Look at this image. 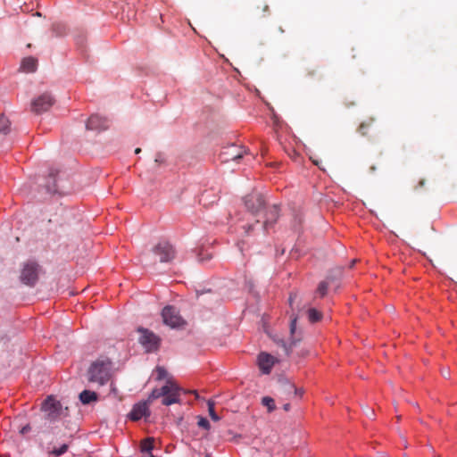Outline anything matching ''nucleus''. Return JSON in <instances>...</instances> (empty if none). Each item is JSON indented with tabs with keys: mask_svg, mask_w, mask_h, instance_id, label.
<instances>
[{
	"mask_svg": "<svg viewBox=\"0 0 457 457\" xmlns=\"http://www.w3.org/2000/svg\"><path fill=\"white\" fill-rule=\"evenodd\" d=\"M112 375V363L107 357H100L93 361L88 367L87 377L89 383L96 384L98 386H104L109 382Z\"/></svg>",
	"mask_w": 457,
	"mask_h": 457,
	"instance_id": "1",
	"label": "nucleus"
},
{
	"mask_svg": "<svg viewBox=\"0 0 457 457\" xmlns=\"http://www.w3.org/2000/svg\"><path fill=\"white\" fill-rule=\"evenodd\" d=\"M262 403L267 407L269 412L273 411L276 409L275 401L270 396H265L262 399Z\"/></svg>",
	"mask_w": 457,
	"mask_h": 457,
	"instance_id": "20",
	"label": "nucleus"
},
{
	"mask_svg": "<svg viewBox=\"0 0 457 457\" xmlns=\"http://www.w3.org/2000/svg\"><path fill=\"white\" fill-rule=\"evenodd\" d=\"M253 228V225H248L245 228V233L248 235L250 233V230Z\"/></svg>",
	"mask_w": 457,
	"mask_h": 457,
	"instance_id": "37",
	"label": "nucleus"
},
{
	"mask_svg": "<svg viewBox=\"0 0 457 457\" xmlns=\"http://www.w3.org/2000/svg\"><path fill=\"white\" fill-rule=\"evenodd\" d=\"M30 430V426L29 425H26L24 427H22L20 430V433L21 435H25L26 433H28L29 431Z\"/></svg>",
	"mask_w": 457,
	"mask_h": 457,
	"instance_id": "33",
	"label": "nucleus"
},
{
	"mask_svg": "<svg viewBox=\"0 0 457 457\" xmlns=\"http://www.w3.org/2000/svg\"><path fill=\"white\" fill-rule=\"evenodd\" d=\"M153 252L155 255L160 257L161 262H170L175 257V250L168 242H161L157 244L154 247Z\"/></svg>",
	"mask_w": 457,
	"mask_h": 457,
	"instance_id": "7",
	"label": "nucleus"
},
{
	"mask_svg": "<svg viewBox=\"0 0 457 457\" xmlns=\"http://www.w3.org/2000/svg\"><path fill=\"white\" fill-rule=\"evenodd\" d=\"M79 400L83 404H88L97 400V395L93 391L84 390L79 394Z\"/></svg>",
	"mask_w": 457,
	"mask_h": 457,
	"instance_id": "16",
	"label": "nucleus"
},
{
	"mask_svg": "<svg viewBox=\"0 0 457 457\" xmlns=\"http://www.w3.org/2000/svg\"><path fill=\"white\" fill-rule=\"evenodd\" d=\"M179 402V387L172 381L169 380V393L164 395L162 404L169 406Z\"/></svg>",
	"mask_w": 457,
	"mask_h": 457,
	"instance_id": "11",
	"label": "nucleus"
},
{
	"mask_svg": "<svg viewBox=\"0 0 457 457\" xmlns=\"http://www.w3.org/2000/svg\"><path fill=\"white\" fill-rule=\"evenodd\" d=\"M288 391H293L295 395L302 396L303 390L302 388H296L294 385H288Z\"/></svg>",
	"mask_w": 457,
	"mask_h": 457,
	"instance_id": "31",
	"label": "nucleus"
},
{
	"mask_svg": "<svg viewBox=\"0 0 457 457\" xmlns=\"http://www.w3.org/2000/svg\"><path fill=\"white\" fill-rule=\"evenodd\" d=\"M355 260H353L352 262H351V266H353L354 263H355Z\"/></svg>",
	"mask_w": 457,
	"mask_h": 457,
	"instance_id": "42",
	"label": "nucleus"
},
{
	"mask_svg": "<svg viewBox=\"0 0 457 457\" xmlns=\"http://www.w3.org/2000/svg\"><path fill=\"white\" fill-rule=\"evenodd\" d=\"M283 409L286 411H288L290 410V404L289 403H285L283 405Z\"/></svg>",
	"mask_w": 457,
	"mask_h": 457,
	"instance_id": "36",
	"label": "nucleus"
},
{
	"mask_svg": "<svg viewBox=\"0 0 457 457\" xmlns=\"http://www.w3.org/2000/svg\"><path fill=\"white\" fill-rule=\"evenodd\" d=\"M278 218V208L277 205H273L270 207L266 211L265 220H263V228L268 230L270 227H271Z\"/></svg>",
	"mask_w": 457,
	"mask_h": 457,
	"instance_id": "13",
	"label": "nucleus"
},
{
	"mask_svg": "<svg viewBox=\"0 0 457 457\" xmlns=\"http://www.w3.org/2000/svg\"><path fill=\"white\" fill-rule=\"evenodd\" d=\"M426 180L424 179H420L418 183V186L415 187V189L423 187L425 186Z\"/></svg>",
	"mask_w": 457,
	"mask_h": 457,
	"instance_id": "35",
	"label": "nucleus"
},
{
	"mask_svg": "<svg viewBox=\"0 0 457 457\" xmlns=\"http://www.w3.org/2000/svg\"><path fill=\"white\" fill-rule=\"evenodd\" d=\"M214 402L212 400H209L207 402L209 415L213 421H219L220 418L217 415V413L214 411Z\"/></svg>",
	"mask_w": 457,
	"mask_h": 457,
	"instance_id": "23",
	"label": "nucleus"
},
{
	"mask_svg": "<svg viewBox=\"0 0 457 457\" xmlns=\"http://www.w3.org/2000/svg\"><path fill=\"white\" fill-rule=\"evenodd\" d=\"M10 129V121L9 120L4 117H0V133L6 134L9 131Z\"/></svg>",
	"mask_w": 457,
	"mask_h": 457,
	"instance_id": "24",
	"label": "nucleus"
},
{
	"mask_svg": "<svg viewBox=\"0 0 457 457\" xmlns=\"http://www.w3.org/2000/svg\"><path fill=\"white\" fill-rule=\"evenodd\" d=\"M296 297H297L296 294L290 295L289 299H288L290 306L293 305V302L296 299Z\"/></svg>",
	"mask_w": 457,
	"mask_h": 457,
	"instance_id": "34",
	"label": "nucleus"
},
{
	"mask_svg": "<svg viewBox=\"0 0 457 457\" xmlns=\"http://www.w3.org/2000/svg\"><path fill=\"white\" fill-rule=\"evenodd\" d=\"M137 331L140 334L138 341L146 352L150 353L158 350L161 342V339L158 336H156L154 332L143 328H139Z\"/></svg>",
	"mask_w": 457,
	"mask_h": 457,
	"instance_id": "4",
	"label": "nucleus"
},
{
	"mask_svg": "<svg viewBox=\"0 0 457 457\" xmlns=\"http://www.w3.org/2000/svg\"><path fill=\"white\" fill-rule=\"evenodd\" d=\"M205 457H211V455H209V454H206V456H205Z\"/></svg>",
	"mask_w": 457,
	"mask_h": 457,
	"instance_id": "44",
	"label": "nucleus"
},
{
	"mask_svg": "<svg viewBox=\"0 0 457 457\" xmlns=\"http://www.w3.org/2000/svg\"><path fill=\"white\" fill-rule=\"evenodd\" d=\"M40 266L34 261H27L21 264L20 281L28 287H34L39 278Z\"/></svg>",
	"mask_w": 457,
	"mask_h": 457,
	"instance_id": "3",
	"label": "nucleus"
},
{
	"mask_svg": "<svg viewBox=\"0 0 457 457\" xmlns=\"http://www.w3.org/2000/svg\"><path fill=\"white\" fill-rule=\"evenodd\" d=\"M255 9L257 15L260 17H264L269 12V5L265 3L257 5Z\"/></svg>",
	"mask_w": 457,
	"mask_h": 457,
	"instance_id": "26",
	"label": "nucleus"
},
{
	"mask_svg": "<svg viewBox=\"0 0 457 457\" xmlns=\"http://www.w3.org/2000/svg\"><path fill=\"white\" fill-rule=\"evenodd\" d=\"M141 152V148H136L135 154H139Z\"/></svg>",
	"mask_w": 457,
	"mask_h": 457,
	"instance_id": "40",
	"label": "nucleus"
},
{
	"mask_svg": "<svg viewBox=\"0 0 457 457\" xmlns=\"http://www.w3.org/2000/svg\"><path fill=\"white\" fill-rule=\"evenodd\" d=\"M373 122H374L373 118H370L369 120L362 121L358 128V132L361 136H364V137L368 136L370 133V130L373 125Z\"/></svg>",
	"mask_w": 457,
	"mask_h": 457,
	"instance_id": "17",
	"label": "nucleus"
},
{
	"mask_svg": "<svg viewBox=\"0 0 457 457\" xmlns=\"http://www.w3.org/2000/svg\"><path fill=\"white\" fill-rule=\"evenodd\" d=\"M68 449H69V445L62 444L60 447L54 448L52 451H50L49 454H53L55 457H59V456H62V454H64L68 451Z\"/></svg>",
	"mask_w": 457,
	"mask_h": 457,
	"instance_id": "22",
	"label": "nucleus"
},
{
	"mask_svg": "<svg viewBox=\"0 0 457 457\" xmlns=\"http://www.w3.org/2000/svg\"><path fill=\"white\" fill-rule=\"evenodd\" d=\"M321 316V312L314 308H312L308 311V319L311 322H317L320 320Z\"/></svg>",
	"mask_w": 457,
	"mask_h": 457,
	"instance_id": "21",
	"label": "nucleus"
},
{
	"mask_svg": "<svg viewBox=\"0 0 457 457\" xmlns=\"http://www.w3.org/2000/svg\"><path fill=\"white\" fill-rule=\"evenodd\" d=\"M37 67V60L32 56H29L24 58L21 61L20 70L23 72H34L36 71Z\"/></svg>",
	"mask_w": 457,
	"mask_h": 457,
	"instance_id": "14",
	"label": "nucleus"
},
{
	"mask_svg": "<svg viewBox=\"0 0 457 457\" xmlns=\"http://www.w3.org/2000/svg\"><path fill=\"white\" fill-rule=\"evenodd\" d=\"M50 180H52V184L50 185V181H48V184L46 185V190L50 194H54L58 192L57 186L55 184V178L54 174H50Z\"/></svg>",
	"mask_w": 457,
	"mask_h": 457,
	"instance_id": "25",
	"label": "nucleus"
},
{
	"mask_svg": "<svg viewBox=\"0 0 457 457\" xmlns=\"http://www.w3.org/2000/svg\"><path fill=\"white\" fill-rule=\"evenodd\" d=\"M86 128L88 130L102 131L108 128V120L99 115H92L88 118Z\"/></svg>",
	"mask_w": 457,
	"mask_h": 457,
	"instance_id": "10",
	"label": "nucleus"
},
{
	"mask_svg": "<svg viewBox=\"0 0 457 457\" xmlns=\"http://www.w3.org/2000/svg\"><path fill=\"white\" fill-rule=\"evenodd\" d=\"M278 345H280L285 349V352H286V353H287V354H289V352H290V350L292 349V347H293L294 345H295V344H296V340H292V341L290 342L289 345H287L286 344V342H285L283 339H279V340L278 341Z\"/></svg>",
	"mask_w": 457,
	"mask_h": 457,
	"instance_id": "28",
	"label": "nucleus"
},
{
	"mask_svg": "<svg viewBox=\"0 0 457 457\" xmlns=\"http://www.w3.org/2000/svg\"><path fill=\"white\" fill-rule=\"evenodd\" d=\"M154 449V439L148 437L141 442V451L150 453Z\"/></svg>",
	"mask_w": 457,
	"mask_h": 457,
	"instance_id": "19",
	"label": "nucleus"
},
{
	"mask_svg": "<svg viewBox=\"0 0 457 457\" xmlns=\"http://www.w3.org/2000/svg\"><path fill=\"white\" fill-rule=\"evenodd\" d=\"M194 394L195 395L196 397H198L197 392L194 391Z\"/></svg>",
	"mask_w": 457,
	"mask_h": 457,
	"instance_id": "43",
	"label": "nucleus"
},
{
	"mask_svg": "<svg viewBox=\"0 0 457 457\" xmlns=\"http://www.w3.org/2000/svg\"><path fill=\"white\" fill-rule=\"evenodd\" d=\"M236 149H237L236 145H231L230 147L228 148V151L224 152V154H228V155H231V160L238 161L239 159H241L244 156V154L245 152L240 150L238 153L234 154V150H236Z\"/></svg>",
	"mask_w": 457,
	"mask_h": 457,
	"instance_id": "18",
	"label": "nucleus"
},
{
	"mask_svg": "<svg viewBox=\"0 0 457 457\" xmlns=\"http://www.w3.org/2000/svg\"><path fill=\"white\" fill-rule=\"evenodd\" d=\"M295 327H296V318H294L292 320H291V324H290V333L293 335L295 331Z\"/></svg>",
	"mask_w": 457,
	"mask_h": 457,
	"instance_id": "32",
	"label": "nucleus"
},
{
	"mask_svg": "<svg viewBox=\"0 0 457 457\" xmlns=\"http://www.w3.org/2000/svg\"><path fill=\"white\" fill-rule=\"evenodd\" d=\"M54 104V99L49 93H43L31 102V111L37 114L47 112Z\"/></svg>",
	"mask_w": 457,
	"mask_h": 457,
	"instance_id": "5",
	"label": "nucleus"
},
{
	"mask_svg": "<svg viewBox=\"0 0 457 457\" xmlns=\"http://www.w3.org/2000/svg\"><path fill=\"white\" fill-rule=\"evenodd\" d=\"M244 201L245 207L253 214L264 205L263 196L259 193H252L246 195Z\"/></svg>",
	"mask_w": 457,
	"mask_h": 457,
	"instance_id": "8",
	"label": "nucleus"
},
{
	"mask_svg": "<svg viewBox=\"0 0 457 457\" xmlns=\"http://www.w3.org/2000/svg\"><path fill=\"white\" fill-rule=\"evenodd\" d=\"M198 426L200 428H203L206 430H209L211 426H210V423L209 421L207 420V419L205 418H203V417H200L199 420H198V422H197Z\"/></svg>",
	"mask_w": 457,
	"mask_h": 457,
	"instance_id": "30",
	"label": "nucleus"
},
{
	"mask_svg": "<svg viewBox=\"0 0 457 457\" xmlns=\"http://www.w3.org/2000/svg\"><path fill=\"white\" fill-rule=\"evenodd\" d=\"M328 288V281H321L317 288V293L320 294L321 297L325 296Z\"/></svg>",
	"mask_w": 457,
	"mask_h": 457,
	"instance_id": "27",
	"label": "nucleus"
},
{
	"mask_svg": "<svg viewBox=\"0 0 457 457\" xmlns=\"http://www.w3.org/2000/svg\"><path fill=\"white\" fill-rule=\"evenodd\" d=\"M279 29V31H280L281 33H283V32H284V29H283L281 27H279V29Z\"/></svg>",
	"mask_w": 457,
	"mask_h": 457,
	"instance_id": "41",
	"label": "nucleus"
},
{
	"mask_svg": "<svg viewBox=\"0 0 457 457\" xmlns=\"http://www.w3.org/2000/svg\"><path fill=\"white\" fill-rule=\"evenodd\" d=\"M275 363V358L267 353H261L258 355V365L260 370L264 374H269Z\"/></svg>",
	"mask_w": 457,
	"mask_h": 457,
	"instance_id": "12",
	"label": "nucleus"
},
{
	"mask_svg": "<svg viewBox=\"0 0 457 457\" xmlns=\"http://www.w3.org/2000/svg\"><path fill=\"white\" fill-rule=\"evenodd\" d=\"M41 411L44 412V418L54 422L60 419L69 416V408L63 407L60 401L53 395H49L41 404Z\"/></svg>",
	"mask_w": 457,
	"mask_h": 457,
	"instance_id": "2",
	"label": "nucleus"
},
{
	"mask_svg": "<svg viewBox=\"0 0 457 457\" xmlns=\"http://www.w3.org/2000/svg\"><path fill=\"white\" fill-rule=\"evenodd\" d=\"M149 403L147 401L139 402L133 405L129 417L133 421H137L142 418H147L150 416Z\"/></svg>",
	"mask_w": 457,
	"mask_h": 457,
	"instance_id": "9",
	"label": "nucleus"
},
{
	"mask_svg": "<svg viewBox=\"0 0 457 457\" xmlns=\"http://www.w3.org/2000/svg\"><path fill=\"white\" fill-rule=\"evenodd\" d=\"M163 322L169 327L175 328L184 325V320L179 314V312L172 306H166L162 312Z\"/></svg>",
	"mask_w": 457,
	"mask_h": 457,
	"instance_id": "6",
	"label": "nucleus"
},
{
	"mask_svg": "<svg viewBox=\"0 0 457 457\" xmlns=\"http://www.w3.org/2000/svg\"><path fill=\"white\" fill-rule=\"evenodd\" d=\"M314 74H315V71H312L308 72V75H310V76H313Z\"/></svg>",
	"mask_w": 457,
	"mask_h": 457,
	"instance_id": "39",
	"label": "nucleus"
},
{
	"mask_svg": "<svg viewBox=\"0 0 457 457\" xmlns=\"http://www.w3.org/2000/svg\"><path fill=\"white\" fill-rule=\"evenodd\" d=\"M367 415H368V417L372 419L374 417V411H368Z\"/></svg>",
	"mask_w": 457,
	"mask_h": 457,
	"instance_id": "38",
	"label": "nucleus"
},
{
	"mask_svg": "<svg viewBox=\"0 0 457 457\" xmlns=\"http://www.w3.org/2000/svg\"><path fill=\"white\" fill-rule=\"evenodd\" d=\"M155 371H156V375H157L156 378L158 380L164 379L167 376V371L163 367H157Z\"/></svg>",
	"mask_w": 457,
	"mask_h": 457,
	"instance_id": "29",
	"label": "nucleus"
},
{
	"mask_svg": "<svg viewBox=\"0 0 457 457\" xmlns=\"http://www.w3.org/2000/svg\"><path fill=\"white\" fill-rule=\"evenodd\" d=\"M169 393V380L166 382V384L162 386L161 388H155L154 389L151 394L149 395L147 398V402L149 404L155 399H158L160 397H163Z\"/></svg>",
	"mask_w": 457,
	"mask_h": 457,
	"instance_id": "15",
	"label": "nucleus"
}]
</instances>
